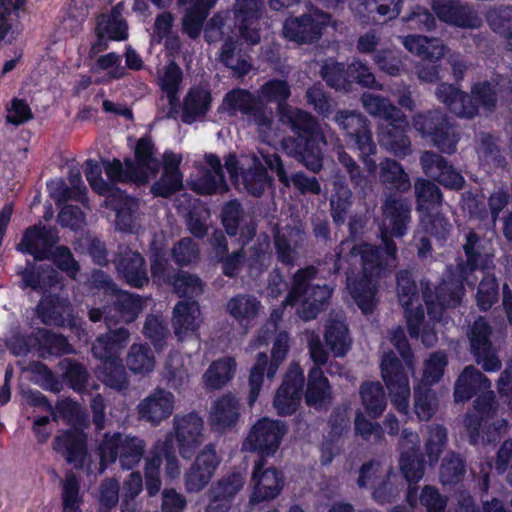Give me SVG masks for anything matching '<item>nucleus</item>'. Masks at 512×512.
Listing matches in <instances>:
<instances>
[{
    "label": "nucleus",
    "instance_id": "1",
    "mask_svg": "<svg viewBox=\"0 0 512 512\" xmlns=\"http://www.w3.org/2000/svg\"><path fill=\"white\" fill-rule=\"evenodd\" d=\"M420 165L428 178L419 177L414 181V194L418 212H429L441 206L443 193L436 185L459 191L465 185V178L453 164L434 151H424L420 156Z\"/></svg>",
    "mask_w": 512,
    "mask_h": 512
},
{
    "label": "nucleus",
    "instance_id": "2",
    "mask_svg": "<svg viewBox=\"0 0 512 512\" xmlns=\"http://www.w3.org/2000/svg\"><path fill=\"white\" fill-rule=\"evenodd\" d=\"M293 136L284 141L289 153L310 171L323 167L322 147L326 144L322 129L311 113L296 108L287 115Z\"/></svg>",
    "mask_w": 512,
    "mask_h": 512
},
{
    "label": "nucleus",
    "instance_id": "3",
    "mask_svg": "<svg viewBox=\"0 0 512 512\" xmlns=\"http://www.w3.org/2000/svg\"><path fill=\"white\" fill-rule=\"evenodd\" d=\"M436 97L457 117L473 119L479 114L480 108L489 113L496 110L498 84L489 80L477 81L467 93L454 84L443 82L436 88Z\"/></svg>",
    "mask_w": 512,
    "mask_h": 512
},
{
    "label": "nucleus",
    "instance_id": "4",
    "mask_svg": "<svg viewBox=\"0 0 512 512\" xmlns=\"http://www.w3.org/2000/svg\"><path fill=\"white\" fill-rule=\"evenodd\" d=\"M156 147L149 135L140 137L134 148V159L126 156L104 161V171L113 184L146 185L158 173L160 162L155 157Z\"/></svg>",
    "mask_w": 512,
    "mask_h": 512
},
{
    "label": "nucleus",
    "instance_id": "5",
    "mask_svg": "<svg viewBox=\"0 0 512 512\" xmlns=\"http://www.w3.org/2000/svg\"><path fill=\"white\" fill-rule=\"evenodd\" d=\"M317 274L318 269L314 265L298 269L292 277L291 287L284 301L290 306L300 304L299 314L304 320L315 319L332 296L333 289L329 285L311 283Z\"/></svg>",
    "mask_w": 512,
    "mask_h": 512
},
{
    "label": "nucleus",
    "instance_id": "6",
    "mask_svg": "<svg viewBox=\"0 0 512 512\" xmlns=\"http://www.w3.org/2000/svg\"><path fill=\"white\" fill-rule=\"evenodd\" d=\"M144 439L123 432H106L99 444L100 469L104 470L117 461L121 469L133 470L144 457Z\"/></svg>",
    "mask_w": 512,
    "mask_h": 512
},
{
    "label": "nucleus",
    "instance_id": "7",
    "mask_svg": "<svg viewBox=\"0 0 512 512\" xmlns=\"http://www.w3.org/2000/svg\"><path fill=\"white\" fill-rule=\"evenodd\" d=\"M467 279V276L449 267L434 290L429 281H421L422 298L431 319L439 321L447 308H456L461 304Z\"/></svg>",
    "mask_w": 512,
    "mask_h": 512
},
{
    "label": "nucleus",
    "instance_id": "8",
    "mask_svg": "<svg viewBox=\"0 0 512 512\" xmlns=\"http://www.w3.org/2000/svg\"><path fill=\"white\" fill-rule=\"evenodd\" d=\"M349 142L359 151V157L369 174L375 173L377 163L372 158L377 153L370 122L362 113L338 110L333 118Z\"/></svg>",
    "mask_w": 512,
    "mask_h": 512
},
{
    "label": "nucleus",
    "instance_id": "9",
    "mask_svg": "<svg viewBox=\"0 0 512 512\" xmlns=\"http://www.w3.org/2000/svg\"><path fill=\"white\" fill-rule=\"evenodd\" d=\"M321 77L336 91L348 92L354 83L367 88H375L377 84L368 65L358 59H353L347 65L336 61L325 63L321 68Z\"/></svg>",
    "mask_w": 512,
    "mask_h": 512
},
{
    "label": "nucleus",
    "instance_id": "10",
    "mask_svg": "<svg viewBox=\"0 0 512 512\" xmlns=\"http://www.w3.org/2000/svg\"><path fill=\"white\" fill-rule=\"evenodd\" d=\"M329 20V14L318 8H312L299 16L287 17L283 23V37L298 45L317 43Z\"/></svg>",
    "mask_w": 512,
    "mask_h": 512
},
{
    "label": "nucleus",
    "instance_id": "11",
    "mask_svg": "<svg viewBox=\"0 0 512 512\" xmlns=\"http://www.w3.org/2000/svg\"><path fill=\"white\" fill-rule=\"evenodd\" d=\"M412 124L415 130L424 138L430 139L441 152H455L458 139L448 117L440 110L418 113L413 117Z\"/></svg>",
    "mask_w": 512,
    "mask_h": 512
},
{
    "label": "nucleus",
    "instance_id": "12",
    "mask_svg": "<svg viewBox=\"0 0 512 512\" xmlns=\"http://www.w3.org/2000/svg\"><path fill=\"white\" fill-rule=\"evenodd\" d=\"M381 376L395 408L406 413L409 406L410 386L405 368L393 351L384 354L381 361Z\"/></svg>",
    "mask_w": 512,
    "mask_h": 512
},
{
    "label": "nucleus",
    "instance_id": "13",
    "mask_svg": "<svg viewBox=\"0 0 512 512\" xmlns=\"http://www.w3.org/2000/svg\"><path fill=\"white\" fill-rule=\"evenodd\" d=\"M358 253L362 272L380 279L389 271V267L396 265L398 248L387 231L382 230L381 245L364 243L359 246Z\"/></svg>",
    "mask_w": 512,
    "mask_h": 512
},
{
    "label": "nucleus",
    "instance_id": "14",
    "mask_svg": "<svg viewBox=\"0 0 512 512\" xmlns=\"http://www.w3.org/2000/svg\"><path fill=\"white\" fill-rule=\"evenodd\" d=\"M305 377L301 366L292 362L276 391L273 404L280 416L294 414L300 406Z\"/></svg>",
    "mask_w": 512,
    "mask_h": 512
},
{
    "label": "nucleus",
    "instance_id": "15",
    "mask_svg": "<svg viewBox=\"0 0 512 512\" xmlns=\"http://www.w3.org/2000/svg\"><path fill=\"white\" fill-rule=\"evenodd\" d=\"M285 433L286 426L283 422L264 417L252 426L244 446L248 445L250 451L266 458L276 453Z\"/></svg>",
    "mask_w": 512,
    "mask_h": 512
},
{
    "label": "nucleus",
    "instance_id": "16",
    "mask_svg": "<svg viewBox=\"0 0 512 512\" xmlns=\"http://www.w3.org/2000/svg\"><path fill=\"white\" fill-rule=\"evenodd\" d=\"M223 104L226 105L230 114L239 112L249 116L260 128L271 126L272 121L266 112L265 103L247 89L236 87L229 90L224 95Z\"/></svg>",
    "mask_w": 512,
    "mask_h": 512
},
{
    "label": "nucleus",
    "instance_id": "17",
    "mask_svg": "<svg viewBox=\"0 0 512 512\" xmlns=\"http://www.w3.org/2000/svg\"><path fill=\"white\" fill-rule=\"evenodd\" d=\"M491 334V325L482 317L474 321L469 334L471 352L486 372H496L501 368V361L491 342Z\"/></svg>",
    "mask_w": 512,
    "mask_h": 512
},
{
    "label": "nucleus",
    "instance_id": "18",
    "mask_svg": "<svg viewBox=\"0 0 512 512\" xmlns=\"http://www.w3.org/2000/svg\"><path fill=\"white\" fill-rule=\"evenodd\" d=\"M204 421L195 411L174 416V433L179 453L191 459L203 441Z\"/></svg>",
    "mask_w": 512,
    "mask_h": 512
},
{
    "label": "nucleus",
    "instance_id": "19",
    "mask_svg": "<svg viewBox=\"0 0 512 512\" xmlns=\"http://www.w3.org/2000/svg\"><path fill=\"white\" fill-rule=\"evenodd\" d=\"M409 128L407 116L402 111L397 117L379 124V143L396 157L404 158L412 152Z\"/></svg>",
    "mask_w": 512,
    "mask_h": 512
},
{
    "label": "nucleus",
    "instance_id": "20",
    "mask_svg": "<svg viewBox=\"0 0 512 512\" xmlns=\"http://www.w3.org/2000/svg\"><path fill=\"white\" fill-rule=\"evenodd\" d=\"M58 241V233L52 227L34 224L24 230L16 250L33 256L36 261H44V258H48L47 249L53 248Z\"/></svg>",
    "mask_w": 512,
    "mask_h": 512
},
{
    "label": "nucleus",
    "instance_id": "21",
    "mask_svg": "<svg viewBox=\"0 0 512 512\" xmlns=\"http://www.w3.org/2000/svg\"><path fill=\"white\" fill-rule=\"evenodd\" d=\"M245 478L240 472H232L214 482L208 492L206 512H228L243 488Z\"/></svg>",
    "mask_w": 512,
    "mask_h": 512
},
{
    "label": "nucleus",
    "instance_id": "22",
    "mask_svg": "<svg viewBox=\"0 0 512 512\" xmlns=\"http://www.w3.org/2000/svg\"><path fill=\"white\" fill-rule=\"evenodd\" d=\"M266 459L259 457L252 472L254 491L251 501L259 503L276 498L283 489L282 472L275 467L265 468Z\"/></svg>",
    "mask_w": 512,
    "mask_h": 512
},
{
    "label": "nucleus",
    "instance_id": "23",
    "mask_svg": "<svg viewBox=\"0 0 512 512\" xmlns=\"http://www.w3.org/2000/svg\"><path fill=\"white\" fill-rule=\"evenodd\" d=\"M113 263L118 276L130 287L141 289L148 285L146 261L138 251L126 247L115 255Z\"/></svg>",
    "mask_w": 512,
    "mask_h": 512
},
{
    "label": "nucleus",
    "instance_id": "24",
    "mask_svg": "<svg viewBox=\"0 0 512 512\" xmlns=\"http://www.w3.org/2000/svg\"><path fill=\"white\" fill-rule=\"evenodd\" d=\"M17 275L21 277L19 287L22 290L30 289L35 292L45 294L60 284L58 272L49 266L36 265L27 260L25 267L17 270Z\"/></svg>",
    "mask_w": 512,
    "mask_h": 512
},
{
    "label": "nucleus",
    "instance_id": "25",
    "mask_svg": "<svg viewBox=\"0 0 512 512\" xmlns=\"http://www.w3.org/2000/svg\"><path fill=\"white\" fill-rule=\"evenodd\" d=\"M212 92L207 85H192L186 92L181 105V121L191 125L203 120L212 108Z\"/></svg>",
    "mask_w": 512,
    "mask_h": 512
},
{
    "label": "nucleus",
    "instance_id": "26",
    "mask_svg": "<svg viewBox=\"0 0 512 512\" xmlns=\"http://www.w3.org/2000/svg\"><path fill=\"white\" fill-rule=\"evenodd\" d=\"M54 450L63 456L68 464L82 468L88 452L87 435L80 429H69L54 439Z\"/></svg>",
    "mask_w": 512,
    "mask_h": 512
},
{
    "label": "nucleus",
    "instance_id": "27",
    "mask_svg": "<svg viewBox=\"0 0 512 512\" xmlns=\"http://www.w3.org/2000/svg\"><path fill=\"white\" fill-rule=\"evenodd\" d=\"M382 210L384 220L388 222L389 230L381 228V231H387L391 238L403 237L411 220L410 205L400 197L390 194L386 197Z\"/></svg>",
    "mask_w": 512,
    "mask_h": 512
},
{
    "label": "nucleus",
    "instance_id": "28",
    "mask_svg": "<svg viewBox=\"0 0 512 512\" xmlns=\"http://www.w3.org/2000/svg\"><path fill=\"white\" fill-rule=\"evenodd\" d=\"M174 396L171 392L157 388L154 393L142 400L138 405L139 419L160 424L173 412Z\"/></svg>",
    "mask_w": 512,
    "mask_h": 512
},
{
    "label": "nucleus",
    "instance_id": "29",
    "mask_svg": "<svg viewBox=\"0 0 512 512\" xmlns=\"http://www.w3.org/2000/svg\"><path fill=\"white\" fill-rule=\"evenodd\" d=\"M37 315L45 325L71 326L74 319L70 303L58 294H45L37 305Z\"/></svg>",
    "mask_w": 512,
    "mask_h": 512
},
{
    "label": "nucleus",
    "instance_id": "30",
    "mask_svg": "<svg viewBox=\"0 0 512 512\" xmlns=\"http://www.w3.org/2000/svg\"><path fill=\"white\" fill-rule=\"evenodd\" d=\"M129 337L130 332L125 327L110 329L106 334L98 336L93 342L92 354L102 363L121 358V352L127 346Z\"/></svg>",
    "mask_w": 512,
    "mask_h": 512
},
{
    "label": "nucleus",
    "instance_id": "31",
    "mask_svg": "<svg viewBox=\"0 0 512 512\" xmlns=\"http://www.w3.org/2000/svg\"><path fill=\"white\" fill-rule=\"evenodd\" d=\"M111 307L114 323H131L135 321L143 309V299L141 296L121 290L116 287L107 298Z\"/></svg>",
    "mask_w": 512,
    "mask_h": 512
},
{
    "label": "nucleus",
    "instance_id": "32",
    "mask_svg": "<svg viewBox=\"0 0 512 512\" xmlns=\"http://www.w3.org/2000/svg\"><path fill=\"white\" fill-rule=\"evenodd\" d=\"M217 0H178L180 6H188L182 18V32L190 39H197L211 8Z\"/></svg>",
    "mask_w": 512,
    "mask_h": 512
},
{
    "label": "nucleus",
    "instance_id": "33",
    "mask_svg": "<svg viewBox=\"0 0 512 512\" xmlns=\"http://www.w3.org/2000/svg\"><path fill=\"white\" fill-rule=\"evenodd\" d=\"M378 280L379 278L364 272L347 280V289L351 297L365 315L372 313L375 309Z\"/></svg>",
    "mask_w": 512,
    "mask_h": 512
},
{
    "label": "nucleus",
    "instance_id": "34",
    "mask_svg": "<svg viewBox=\"0 0 512 512\" xmlns=\"http://www.w3.org/2000/svg\"><path fill=\"white\" fill-rule=\"evenodd\" d=\"M490 387V380L481 371L473 365L466 366L455 383L454 400L464 403Z\"/></svg>",
    "mask_w": 512,
    "mask_h": 512
},
{
    "label": "nucleus",
    "instance_id": "35",
    "mask_svg": "<svg viewBox=\"0 0 512 512\" xmlns=\"http://www.w3.org/2000/svg\"><path fill=\"white\" fill-rule=\"evenodd\" d=\"M239 416L238 400L231 393H227L214 402L208 420L213 430L223 432L234 427Z\"/></svg>",
    "mask_w": 512,
    "mask_h": 512
},
{
    "label": "nucleus",
    "instance_id": "36",
    "mask_svg": "<svg viewBox=\"0 0 512 512\" xmlns=\"http://www.w3.org/2000/svg\"><path fill=\"white\" fill-rule=\"evenodd\" d=\"M200 314L199 304L195 300L179 301L172 316V326L178 340L182 341L187 336L196 334L199 330L197 318Z\"/></svg>",
    "mask_w": 512,
    "mask_h": 512
},
{
    "label": "nucleus",
    "instance_id": "37",
    "mask_svg": "<svg viewBox=\"0 0 512 512\" xmlns=\"http://www.w3.org/2000/svg\"><path fill=\"white\" fill-rule=\"evenodd\" d=\"M332 401L331 386L321 367L313 366L308 372L305 402L316 410L329 405Z\"/></svg>",
    "mask_w": 512,
    "mask_h": 512
},
{
    "label": "nucleus",
    "instance_id": "38",
    "mask_svg": "<svg viewBox=\"0 0 512 512\" xmlns=\"http://www.w3.org/2000/svg\"><path fill=\"white\" fill-rule=\"evenodd\" d=\"M484 250L483 239L475 231H469L463 245L466 261L458 263L454 269L467 277L477 270L486 269L487 255Z\"/></svg>",
    "mask_w": 512,
    "mask_h": 512
},
{
    "label": "nucleus",
    "instance_id": "39",
    "mask_svg": "<svg viewBox=\"0 0 512 512\" xmlns=\"http://www.w3.org/2000/svg\"><path fill=\"white\" fill-rule=\"evenodd\" d=\"M36 334L38 340L36 354L39 358L46 359L50 356L60 357L75 353L74 347L63 334L46 328H37Z\"/></svg>",
    "mask_w": 512,
    "mask_h": 512
},
{
    "label": "nucleus",
    "instance_id": "40",
    "mask_svg": "<svg viewBox=\"0 0 512 512\" xmlns=\"http://www.w3.org/2000/svg\"><path fill=\"white\" fill-rule=\"evenodd\" d=\"M403 45L409 52L419 56L422 61L430 62L441 60L446 50L440 39L417 34L405 36Z\"/></svg>",
    "mask_w": 512,
    "mask_h": 512
},
{
    "label": "nucleus",
    "instance_id": "41",
    "mask_svg": "<svg viewBox=\"0 0 512 512\" xmlns=\"http://www.w3.org/2000/svg\"><path fill=\"white\" fill-rule=\"evenodd\" d=\"M431 7L442 22L462 28L470 26L471 11L460 0H433Z\"/></svg>",
    "mask_w": 512,
    "mask_h": 512
},
{
    "label": "nucleus",
    "instance_id": "42",
    "mask_svg": "<svg viewBox=\"0 0 512 512\" xmlns=\"http://www.w3.org/2000/svg\"><path fill=\"white\" fill-rule=\"evenodd\" d=\"M234 358L225 356L213 361L203 374V382L207 390H220L234 377L236 372Z\"/></svg>",
    "mask_w": 512,
    "mask_h": 512
},
{
    "label": "nucleus",
    "instance_id": "43",
    "mask_svg": "<svg viewBox=\"0 0 512 512\" xmlns=\"http://www.w3.org/2000/svg\"><path fill=\"white\" fill-rule=\"evenodd\" d=\"M219 60L237 78L248 75L252 69L248 56L241 49H237V42L232 37H228L223 42L219 53Z\"/></svg>",
    "mask_w": 512,
    "mask_h": 512
},
{
    "label": "nucleus",
    "instance_id": "44",
    "mask_svg": "<svg viewBox=\"0 0 512 512\" xmlns=\"http://www.w3.org/2000/svg\"><path fill=\"white\" fill-rule=\"evenodd\" d=\"M359 394L367 415L372 419L379 418L387 406L386 393L381 383L364 382L360 386Z\"/></svg>",
    "mask_w": 512,
    "mask_h": 512
},
{
    "label": "nucleus",
    "instance_id": "45",
    "mask_svg": "<svg viewBox=\"0 0 512 512\" xmlns=\"http://www.w3.org/2000/svg\"><path fill=\"white\" fill-rule=\"evenodd\" d=\"M324 340L335 357H344L351 349L349 329L343 321L330 320L325 327Z\"/></svg>",
    "mask_w": 512,
    "mask_h": 512
},
{
    "label": "nucleus",
    "instance_id": "46",
    "mask_svg": "<svg viewBox=\"0 0 512 512\" xmlns=\"http://www.w3.org/2000/svg\"><path fill=\"white\" fill-rule=\"evenodd\" d=\"M261 308V302L254 296L238 294L227 303V311L241 326H248Z\"/></svg>",
    "mask_w": 512,
    "mask_h": 512
},
{
    "label": "nucleus",
    "instance_id": "47",
    "mask_svg": "<svg viewBox=\"0 0 512 512\" xmlns=\"http://www.w3.org/2000/svg\"><path fill=\"white\" fill-rule=\"evenodd\" d=\"M242 180L246 191L250 195L260 197L266 187L272 184L273 178L269 176L267 168L261 160L254 155L251 166L242 173Z\"/></svg>",
    "mask_w": 512,
    "mask_h": 512
},
{
    "label": "nucleus",
    "instance_id": "48",
    "mask_svg": "<svg viewBox=\"0 0 512 512\" xmlns=\"http://www.w3.org/2000/svg\"><path fill=\"white\" fill-rule=\"evenodd\" d=\"M399 466L403 477L409 484L416 485L423 478L425 459L417 444L401 453Z\"/></svg>",
    "mask_w": 512,
    "mask_h": 512
},
{
    "label": "nucleus",
    "instance_id": "49",
    "mask_svg": "<svg viewBox=\"0 0 512 512\" xmlns=\"http://www.w3.org/2000/svg\"><path fill=\"white\" fill-rule=\"evenodd\" d=\"M466 472V458L455 451H450L442 459L439 479L444 486L457 485L464 480Z\"/></svg>",
    "mask_w": 512,
    "mask_h": 512
},
{
    "label": "nucleus",
    "instance_id": "50",
    "mask_svg": "<svg viewBox=\"0 0 512 512\" xmlns=\"http://www.w3.org/2000/svg\"><path fill=\"white\" fill-rule=\"evenodd\" d=\"M356 10L367 20H375V14L388 20L399 16L403 0H358Z\"/></svg>",
    "mask_w": 512,
    "mask_h": 512
},
{
    "label": "nucleus",
    "instance_id": "51",
    "mask_svg": "<svg viewBox=\"0 0 512 512\" xmlns=\"http://www.w3.org/2000/svg\"><path fill=\"white\" fill-rule=\"evenodd\" d=\"M60 370L63 371V382L72 390L82 392L85 390L89 373L86 366L72 358H64L58 364Z\"/></svg>",
    "mask_w": 512,
    "mask_h": 512
},
{
    "label": "nucleus",
    "instance_id": "52",
    "mask_svg": "<svg viewBox=\"0 0 512 512\" xmlns=\"http://www.w3.org/2000/svg\"><path fill=\"white\" fill-rule=\"evenodd\" d=\"M380 179L390 189L401 193L407 192L411 187L409 176L403 166L393 159H386L381 163Z\"/></svg>",
    "mask_w": 512,
    "mask_h": 512
},
{
    "label": "nucleus",
    "instance_id": "53",
    "mask_svg": "<svg viewBox=\"0 0 512 512\" xmlns=\"http://www.w3.org/2000/svg\"><path fill=\"white\" fill-rule=\"evenodd\" d=\"M448 442V431L442 424H431L428 426L427 439L425 441V454L430 466L438 463L440 455Z\"/></svg>",
    "mask_w": 512,
    "mask_h": 512
},
{
    "label": "nucleus",
    "instance_id": "54",
    "mask_svg": "<svg viewBox=\"0 0 512 512\" xmlns=\"http://www.w3.org/2000/svg\"><path fill=\"white\" fill-rule=\"evenodd\" d=\"M154 354L147 343L133 344L127 356V366L135 374H145L153 370Z\"/></svg>",
    "mask_w": 512,
    "mask_h": 512
},
{
    "label": "nucleus",
    "instance_id": "55",
    "mask_svg": "<svg viewBox=\"0 0 512 512\" xmlns=\"http://www.w3.org/2000/svg\"><path fill=\"white\" fill-rule=\"evenodd\" d=\"M362 104L364 109L371 115L387 122L393 117L400 115L402 110L393 105L389 99L375 94L364 93L362 95Z\"/></svg>",
    "mask_w": 512,
    "mask_h": 512
},
{
    "label": "nucleus",
    "instance_id": "56",
    "mask_svg": "<svg viewBox=\"0 0 512 512\" xmlns=\"http://www.w3.org/2000/svg\"><path fill=\"white\" fill-rule=\"evenodd\" d=\"M291 96L289 83L284 79L272 78L267 80L259 88V98L266 103L277 104L278 107L284 106Z\"/></svg>",
    "mask_w": 512,
    "mask_h": 512
},
{
    "label": "nucleus",
    "instance_id": "57",
    "mask_svg": "<svg viewBox=\"0 0 512 512\" xmlns=\"http://www.w3.org/2000/svg\"><path fill=\"white\" fill-rule=\"evenodd\" d=\"M499 300V283L494 274L487 273L478 284L476 304L480 311L487 312Z\"/></svg>",
    "mask_w": 512,
    "mask_h": 512
},
{
    "label": "nucleus",
    "instance_id": "58",
    "mask_svg": "<svg viewBox=\"0 0 512 512\" xmlns=\"http://www.w3.org/2000/svg\"><path fill=\"white\" fill-rule=\"evenodd\" d=\"M47 257L44 258V261H51L70 278H75L80 271L79 263L75 260L70 248L65 245H55L53 248L47 249Z\"/></svg>",
    "mask_w": 512,
    "mask_h": 512
},
{
    "label": "nucleus",
    "instance_id": "59",
    "mask_svg": "<svg viewBox=\"0 0 512 512\" xmlns=\"http://www.w3.org/2000/svg\"><path fill=\"white\" fill-rule=\"evenodd\" d=\"M216 253L219 261L222 263V273L230 278L236 277L241 271L246 259L244 250L239 249L228 255V245L223 237L222 240L218 242Z\"/></svg>",
    "mask_w": 512,
    "mask_h": 512
},
{
    "label": "nucleus",
    "instance_id": "60",
    "mask_svg": "<svg viewBox=\"0 0 512 512\" xmlns=\"http://www.w3.org/2000/svg\"><path fill=\"white\" fill-rule=\"evenodd\" d=\"M245 216V211L238 199L227 201L220 213L221 224L230 237H235L239 233L240 223Z\"/></svg>",
    "mask_w": 512,
    "mask_h": 512
},
{
    "label": "nucleus",
    "instance_id": "61",
    "mask_svg": "<svg viewBox=\"0 0 512 512\" xmlns=\"http://www.w3.org/2000/svg\"><path fill=\"white\" fill-rule=\"evenodd\" d=\"M82 503L80 481L74 473H67L62 481L63 512H82L80 508Z\"/></svg>",
    "mask_w": 512,
    "mask_h": 512
},
{
    "label": "nucleus",
    "instance_id": "62",
    "mask_svg": "<svg viewBox=\"0 0 512 512\" xmlns=\"http://www.w3.org/2000/svg\"><path fill=\"white\" fill-rule=\"evenodd\" d=\"M414 411L420 420H429L437 410V398L434 391L426 386L414 388Z\"/></svg>",
    "mask_w": 512,
    "mask_h": 512
},
{
    "label": "nucleus",
    "instance_id": "63",
    "mask_svg": "<svg viewBox=\"0 0 512 512\" xmlns=\"http://www.w3.org/2000/svg\"><path fill=\"white\" fill-rule=\"evenodd\" d=\"M96 28L108 36L111 41H125L129 36L127 21L115 13L99 18Z\"/></svg>",
    "mask_w": 512,
    "mask_h": 512
},
{
    "label": "nucleus",
    "instance_id": "64",
    "mask_svg": "<svg viewBox=\"0 0 512 512\" xmlns=\"http://www.w3.org/2000/svg\"><path fill=\"white\" fill-rule=\"evenodd\" d=\"M421 223L425 232L434 237L438 242L444 243L449 235L451 224L442 213L422 212Z\"/></svg>",
    "mask_w": 512,
    "mask_h": 512
}]
</instances>
